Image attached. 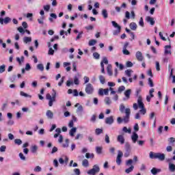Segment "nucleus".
Returning <instances> with one entry per match:
<instances>
[{
	"label": "nucleus",
	"instance_id": "a211bd4d",
	"mask_svg": "<svg viewBox=\"0 0 175 175\" xmlns=\"http://www.w3.org/2000/svg\"><path fill=\"white\" fill-rule=\"evenodd\" d=\"M129 27L132 31H136V29H137V25L135 22L130 23Z\"/></svg>",
	"mask_w": 175,
	"mask_h": 175
},
{
	"label": "nucleus",
	"instance_id": "c03bdc74",
	"mask_svg": "<svg viewBox=\"0 0 175 175\" xmlns=\"http://www.w3.org/2000/svg\"><path fill=\"white\" fill-rule=\"evenodd\" d=\"M62 146L64 148H68L69 147V139H66V144H64Z\"/></svg>",
	"mask_w": 175,
	"mask_h": 175
},
{
	"label": "nucleus",
	"instance_id": "412c9836",
	"mask_svg": "<svg viewBox=\"0 0 175 175\" xmlns=\"http://www.w3.org/2000/svg\"><path fill=\"white\" fill-rule=\"evenodd\" d=\"M131 92H132L131 89H129L125 91L124 95H125L126 98H127V99H129V98H131Z\"/></svg>",
	"mask_w": 175,
	"mask_h": 175
},
{
	"label": "nucleus",
	"instance_id": "8fccbe9b",
	"mask_svg": "<svg viewBox=\"0 0 175 175\" xmlns=\"http://www.w3.org/2000/svg\"><path fill=\"white\" fill-rule=\"evenodd\" d=\"M124 147L126 151H129V150H131V144H129V143H126Z\"/></svg>",
	"mask_w": 175,
	"mask_h": 175
},
{
	"label": "nucleus",
	"instance_id": "f704fd0d",
	"mask_svg": "<svg viewBox=\"0 0 175 175\" xmlns=\"http://www.w3.org/2000/svg\"><path fill=\"white\" fill-rule=\"evenodd\" d=\"M103 148H102V146H97L96 148V151L98 154H102V150Z\"/></svg>",
	"mask_w": 175,
	"mask_h": 175
},
{
	"label": "nucleus",
	"instance_id": "2eb2a0df",
	"mask_svg": "<svg viewBox=\"0 0 175 175\" xmlns=\"http://www.w3.org/2000/svg\"><path fill=\"white\" fill-rule=\"evenodd\" d=\"M137 139H139V135L136 133H133L131 135V140H133V143H136L137 142Z\"/></svg>",
	"mask_w": 175,
	"mask_h": 175
},
{
	"label": "nucleus",
	"instance_id": "a18cd8bd",
	"mask_svg": "<svg viewBox=\"0 0 175 175\" xmlns=\"http://www.w3.org/2000/svg\"><path fill=\"white\" fill-rule=\"evenodd\" d=\"M6 70L5 65L0 66V73H3Z\"/></svg>",
	"mask_w": 175,
	"mask_h": 175
},
{
	"label": "nucleus",
	"instance_id": "bb28decb",
	"mask_svg": "<svg viewBox=\"0 0 175 175\" xmlns=\"http://www.w3.org/2000/svg\"><path fill=\"white\" fill-rule=\"evenodd\" d=\"M20 95L21 96H25V98H32V96L24 92H21Z\"/></svg>",
	"mask_w": 175,
	"mask_h": 175
},
{
	"label": "nucleus",
	"instance_id": "4be33fe9",
	"mask_svg": "<svg viewBox=\"0 0 175 175\" xmlns=\"http://www.w3.org/2000/svg\"><path fill=\"white\" fill-rule=\"evenodd\" d=\"M82 165L84 166V167H88L90 166V163L87 159H83L82 161Z\"/></svg>",
	"mask_w": 175,
	"mask_h": 175
},
{
	"label": "nucleus",
	"instance_id": "e433bc0d",
	"mask_svg": "<svg viewBox=\"0 0 175 175\" xmlns=\"http://www.w3.org/2000/svg\"><path fill=\"white\" fill-rule=\"evenodd\" d=\"M14 143L15 144H18V146H21V144H23V141H21L20 139H16L14 140Z\"/></svg>",
	"mask_w": 175,
	"mask_h": 175
},
{
	"label": "nucleus",
	"instance_id": "5fc2aeb1",
	"mask_svg": "<svg viewBox=\"0 0 175 175\" xmlns=\"http://www.w3.org/2000/svg\"><path fill=\"white\" fill-rule=\"evenodd\" d=\"M148 84L150 87H154V82L152 81V79H151V78L148 79Z\"/></svg>",
	"mask_w": 175,
	"mask_h": 175
},
{
	"label": "nucleus",
	"instance_id": "7ed1b4c3",
	"mask_svg": "<svg viewBox=\"0 0 175 175\" xmlns=\"http://www.w3.org/2000/svg\"><path fill=\"white\" fill-rule=\"evenodd\" d=\"M46 98L49 102V106L51 107L53 106V103L55 102V98H57V92L55 90H53L52 96L50 94H46Z\"/></svg>",
	"mask_w": 175,
	"mask_h": 175
},
{
	"label": "nucleus",
	"instance_id": "3c124183",
	"mask_svg": "<svg viewBox=\"0 0 175 175\" xmlns=\"http://www.w3.org/2000/svg\"><path fill=\"white\" fill-rule=\"evenodd\" d=\"M48 54L49 55H54V49H53V48H49Z\"/></svg>",
	"mask_w": 175,
	"mask_h": 175
},
{
	"label": "nucleus",
	"instance_id": "c756f323",
	"mask_svg": "<svg viewBox=\"0 0 175 175\" xmlns=\"http://www.w3.org/2000/svg\"><path fill=\"white\" fill-rule=\"evenodd\" d=\"M122 131L125 133H131L132 132V130H131V129H128L126 126L123 127Z\"/></svg>",
	"mask_w": 175,
	"mask_h": 175
},
{
	"label": "nucleus",
	"instance_id": "f03ea898",
	"mask_svg": "<svg viewBox=\"0 0 175 175\" xmlns=\"http://www.w3.org/2000/svg\"><path fill=\"white\" fill-rule=\"evenodd\" d=\"M149 157L150 159H159V161H165V154L161 152H150Z\"/></svg>",
	"mask_w": 175,
	"mask_h": 175
},
{
	"label": "nucleus",
	"instance_id": "79ce46f5",
	"mask_svg": "<svg viewBox=\"0 0 175 175\" xmlns=\"http://www.w3.org/2000/svg\"><path fill=\"white\" fill-rule=\"evenodd\" d=\"M93 56L96 59H99V58L100 57V55H99V53L96 52L93 53Z\"/></svg>",
	"mask_w": 175,
	"mask_h": 175
},
{
	"label": "nucleus",
	"instance_id": "f8f14e48",
	"mask_svg": "<svg viewBox=\"0 0 175 175\" xmlns=\"http://www.w3.org/2000/svg\"><path fill=\"white\" fill-rule=\"evenodd\" d=\"M114 122V118L113 116H109L106 118L105 119V124H108V125H111Z\"/></svg>",
	"mask_w": 175,
	"mask_h": 175
},
{
	"label": "nucleus",
	"instance_id": "39448f33",
	"mask_svg": "<svg viewBox=\"0 0 175 175\" xmlns=\"http://www.w3.org/2000/svg\"><path fill=\"white\" fill-rule=\"evenodd\" d=\"M100 171V168H99V165L96 164L93 166V168L88 171V174L95 175L96 173H99Z\"/></svg>",
	"mask_w": 175,
	"mask_h": 175
},
{
	"label": "nucleus",
	"instance_id": "aec40b11",
	"mask_svg": "<svg viewBox=\"0 0 175 175\" xmlns=\"http://www.w3.org/2000/svg\"><path fill=\"white\" fill-rule=\"evenodd\" d=\"M102 16H103L104 18H107V17H109L107 10L104 9L102 10Z\"/></svg>",
	"mask_w": 175,
	"mask_h": 175
},
{
	"label": "nucleus",
	"instance_id": "9b49d317",
	"mask_svg": "<svg viewBox=\"0 0 175 175\" xmlns=\"http://www.w3.org/2000/svg\"><path fill=\"white\" fill-rule=\"evenodd\" d=\"M117 142L120 143V144H124L125 143V138L123 135H119L117 137Z\"/></svg>",
	"mask_w": 175,
	"mask_h": 175
},
{
	"label": "nucleus",
	"instance_id": "13d9d810",
	"mask_svg": "<svg viewBox=\"0 0 175 175\" xmlns=\"http://www.w3.org/2000/svg\"><path fill=\"white\" fill-rule=\"evenodd\" d=\"M105 142L109 144L110 143V137H109V135L106 134L105 135Z\"/></svg>",
	"mask_w": 175,
	"mask_h": 175
},
{
	"label": "nucleus",
	"instance_id": "423d86ee",
	"mask_svg": "<svg viewBox=\"0 0 175 175\" xmlns=\"http://www.w3.org/2000/svg\"><path fill=\"white\" fill-rule=\"evenodd\" d=\"M85 91L88 95L94 94V86L91 83H88L85 86Z\"/></svg>",
	"mask_w": 175,
	"mask_h": 175
},
{
	"label": "nucleus",
	"instance_id": "052dcab7",
	"mask_svg": "<svg viewBox=\"0 0 175 175\" xmlns=\"http://www.w3.org/2000/svg\"><path fill=\"white\" fill-rule=\"evenodd\" d=\"M1 152H5L6 151V146H1L0 147Z\"/></svg>",
	"mask_w": 175,
	"mask_h": 175
},
{
	"label": "nucleus",
	"instance_id": "c85d7f7f",
	"mask_svg": "<svg viewBox=\"0 0 175 175\" xmlns=\"http://www.w3.org/2000/svg\"><path fill=\"white\" fill-rule=\"evenodd\" d=\"M169 170L170 172H175V165L173 163H170Z\"/></svg>",
	"mask_w": 175,
	"mask_h": 175
},
{
	"label": "nucleus",
	"instance_id": "58836bf2",
	"mask_svg": "<svg viewBox=\"0 0 175 175\" xmlns=\"http://www.w3.org/2000/svg\"><path fill=\"white\" fill-rule=\"evenodd\" d=\"M74 84L76 85H79L80 84V81H79V78H77V77H75L74 78Z\"/></svg>",
	"mask_w": 175,
	"mask_h": 175
},
{
	"label": "nucleus",
	"instance_id": "680f3d73",
	"mask_svg": "<svg viewBox=\"0 0 175 175\" xmlns=\"http://www.w3.org/2000/svg\"><path fill=\"white\" fill-rule=\"evenodd\" d=\"M19 157L22 161H25V156H24V154H23V152L19 153Z\"/></svg>",
	"mask_w": 175,
	"mask_h": 175
},
{
	"label": "nucleus",
	"instance_id": "9d476101",
	"mask_svg": "<svg viewBox=\"0 0 175 175\" xmlns=\"http://www.w3.org/2000/svg\"><path fill=\"white\" fill-rule=\"evenodd\" d=\"M135 57L136 59H137V61H139L140 62H142V61H143V53H142L140 51H137L135 53Z\"/></svg>",
	"mask_w": 175,
	"mask_h": 175
},
{
	"label": "nucleus",
	"instance_id": "72a5a7b5",
	"mask_svg": "<svg viewBox=\"0 0 175 175\" xmlns=\"http://www.w3.org/2000/svg\"><path fill=\"white\" fill-rule=\"evenodd\" d=\"M23 40L25 43H28L29 42H32V38L31 37H25Z\"/></svg>",
	"mask_w": 175,
	"mask_h": 175
},
{
	"label": "nucleus",
	"instance_id": "cd10ccee",
	"mask_svg": "<svg viewBox=\"0 0 175 175\" xmlns=\"http://www.w3.org/2000/svg\"><path fill=\"white\" fill-rule=\"evenodd\" d=\"M159 172H160V170H158V169H157L156 167H153V168L151 170V173H152V174H153V175H157Z\"/></svg>",
	"mask_w": 175,
	"mask_h": 175
},
{
	"label": "nucleus",
	"instance_id": "1a4fd4ad",
	"mask_svg": "<svg viewBox=\"0 0 175 175\" xmlns=\"http://www.w3.org/2000/svg\"><path fill=\"white\" fill-rule=\"evenodd\" d=\"M138 107L139 109H144V103H143V98L139 96L137 99Z\"/></svg>",
	"mask_w": 175,
	"mask_h": 175
},
{
	"label": "nucleus",
	"instance_id": "6e6552de",
	"mask_svg": "<svg viewBox=\"0 0 175 175\" xmlns=\"http://www.w3.org/2000/svg\"><path fill=\"white\" fill-rule=\"evenodd\" d=\"M98 95L100 96H103L104 95H109V88H100L98 90Z\"/></svg>",
	"mask_w": 175,
	"mask_h": 175
},
{
	"label": "nucleus",
	"instance_id": "338daca9",
	"mask_svg": "<svg viewBox=\"0 0 175 175\" xmlns=\"http://www.w3.org/2000/svg\"><path fill=\"white\" fill-rule=\"evenodd\" d=\"M168 142H170V143H175V138L172 137H170L168 139Z\"/></svg>",
	"mask_w": 175,
	"mask_h": 175
},
{
	"label": "nucleus",
	"instance_id": "f257e3e1",
	"mask_svg": "<svg viewBox=\"0 0 175 175\" xmlns=\"http://www.w3.org/2000/svg\"><path fill=\"white\" fill-rule=\"evenodd\" d=\"M119 110L120 113H125L126 115L123 118H121V117H118L117 118L118 124H121L122 121L124 124H128V122H129V118H131V109H125V105H124V104H121L119 107Z\"/></svg>",
	"mask_w": 175,
	"mask_h": 175
},
{
	"label": "nucleus",
	"instance_id": "6e6d98bb",
	"mask_svg": "<svg viewBox=\"0 0 175 175\" xmlns=\"http://www.w3.org/2000/svg\"><path fill=\"white\" fill-rule=\"evenodd\" d=\"M82 35H83V31L79 32L76 38V40H79V39H81Z\"/></svg>",
	"mask_w": 175,
	"mask_h": 175
},
{
	"label": "nucleus",
	"instance_id": "5701e85b",
	"mask_svg": "<svg viewBox=\"0 0 175 175\" xmlns=\"http://www.w3.org/2000/svg\"><path fill=\"white\" fill-rule=\"evenodd\" d=\"M98 79L101 84H105V83H106V79H105V77L103 75H100L98 77Z\"/></svg>",
	"mask_w": 175,
	"mask_h": 175
},
{
	"label": "nucleus",
	"instance_id": "69168bd1",
	"mask_svg": "<svg viewBox=\"0 0 175 175\" xmlns=\"http://www.w3.org/2000/svg\"><path fill=\"white\" fill-rule=\"evenodd\" d=\"M83 79H84V81H85L84 82L85 84H87V83L90 82V77H84Z\"/></svg>",
	"mask_w": 175,
	"mask_h": 175
},
{
	"label": "nucleus",
	"instance_id": "0eeeda50",
	"mask_svg": "<svg viewBox=\"0 0 175 175\" xmlns=\"http://www.w3.org/2000/svg\"><path fill=\"white\" fill-rule=\"evenodd\" d=\"M124 156V153H122V151L118 150V156L116 157V163L117 165H121L122 160L121 159L122 157Z\"/></svg>",
	"mask_w": 175,
	"mask_h": 175
},
{
	"label": "nucleus",
	"instance_id": "4468645a",
	"mask_svg": "<svg viewBox=\"0 0 175 175\" xmlns=\"http://www.w3.org/2000/svg\"><path fill=\"white\" fill-rule=\"evenodd\" d=\"M165 52H164V54L165 55H167V54H170V55H172V51L170 49H172V46L171 45H166L165 46Z\"/></svg>",
	"mask_w": 175,
	"mask_h": 175
},
{
	"label": "nucleus",
	"instance_id": "473e14b6",
	"mask_svg": "<svg viewBox=\"0 0 175 175\" xmlns=\"http://www.w3.org/2000/svg\"><path fill=\"white\" fill-rule=\"evenodd\" d=\"M16 61L18 62L19 65H21V62H24V56L20 57H16Z\"/></svg>",
	"mask_w": 175,
	"mask_h": 175
},
{
	"label": "nucleus",
	"instance_id": "a878e982",
	"mask_svg": "<svg viewBox=\"0 0 175 175\" xmlns=\"http://www.w3.org/2000/svg\"><path fill=\"white\" fill-rule=\"evenodd\" d=\"M133 169H135V167L133 165H131L130 167L125 170V172L127 173V174H129L131 172L133 171Z\"/></svg>",
	"mask_w": 175,
	"mask_h": 175
},
{
	"label": "nucleus",
	"instance_id": "0e129e2a",
	"mask_svg": "<svg viewBox=\"0 0 175 175\" xmlns=\"http://www.w3.org/2000/svg\"><path fill=\"white\" fill-rule=\"evenodd\" d=\"M132 163H133V160H132V159H129V160L126 162V166H129V165H132Z\"/></svg>",
	"mask_w": 175,
	"mask_h": 175
},
{
	"label": "nucleus",
	"instance_id": "4c0bfd02",
	"mask_svg": "<svg viewBox=\"0 0 175 175\" xmlns=\"http://www.w3.org/2000/svg\"><path fill=\"white\" fill-rule=\"evenodd\" d=\"M10 21H12V18H9L8 16H7L4 18L5 24H9V23H10Z\"/></svg>",
	"mask_w": 175,
	"mask_h": 175
},
{
	"label": "nucleus",
	"instance_id": "603ef678",
	"mask_svg": "<svg viewBox=\"0 0 175 175\" xmlns=\"http://www.w3.org/2000/svg\"><path fill=\"white\" fill-rule=\"evenodd\" d=\"M18 32H20L21 33H25V31L24 30V29L23 28V27H18Z\"/></svg>",
	"mask_w": 175,
	"mask_h": 175
},
{
	"label": "nucleus",
	"instance_id": "b1692460",
	"mask_svg": "<svg viewBox=\"0 0 175 175\" xmlns=\"http://www.w3.org/2000/svg\"><path fill=\"white\" fill-rule=\"evenodd\" d=\"M132 73H133V70H125V75L127 77H131L132 76Z\"/></svg>",
	"mask_w": 175,
	"mask_h": 175
},
{
	"label": "nucleus",
	"instance_id": "09e8293b",
	"mask_svg": "<svg viewBox=\"0 0 175 175\" xmlns=\"http://www.w3.org/2000/svg\"><path fill=\"white\" fill-rule=\"evenodd\" d=\"M74 173H75L76 175L81 174V172H80V169H79V168H75L74 170Z\"/></svg>",
	"mask_w": 175,
	"mask_h": 175
},
{
	"label": "nucleus",
	"instance_id": "20e7f679",
	"mask_svg": "<svg viewBox=\"0 0 175 175\" xmlns=\"http://www.w3.org/2000/svg\"><path fill=\"white\" fill-rule=\"evenodd\" d=\"M111 24L113 27H114V28H117L116 30H114L113 31V35H114V36H117V35H118L120 32H121V26H120L119 24L114 21H111Z\"/></svg>",
	"mask_w": 175,
	"mask_h": 175
},
{
	"label": "nucleus",
	"instance_id": "7c9ffc66",
	"mask_svg": "<svg viewBox=\"0 0 175 175\" xmlns=\"http://www.w3.org/2000/svg\"><path fill=\"white\" fill-rule=\"evenodd\" d=\"M37 69L41 72H43V70H44V66H43L42 64H39L37 65Z\"/></svg>",
	"mask_w": 175,
	"mask_h": 175
},
{
	"label": "nucleus",
	"instance_id": "de8ad7c7",
	"mask_svg": "<svg viewBox=\"0 0 175 175\" xmlns=\"http://www.w3.org/2000/svg\"><path fill=\"white\" fill-rule=\"evenodd\" d=\"M118 92H122V91H125V86L121 85L118 89Z\"/></svg>",
	"mask_w": 175,
	"mask_h": 175
},
{
	"label": "nucleus",
	"instance_id": "f3484780",
	"mask_svg": "<svg viewBox=\"0 0 175 175\" xmlns=\"http://www.w3.org/2000/svg\"><path fill=\"white\" fill-rule=\"evenodd\" d=\"M38 146L33 145L30 148V151L32 152V154H36V152H38Z\"/></svg>",
	"mask_w": 175,
	"mask_h": 175
},
{
	"label": "nucleus",
	"instance_id": "393cba45",
	"mask_svg": "<svg viewBox=\"0 0 175 175\" xmlns=\"http://www.w3.org/2000/svg\"><path fill=\"white\" fill-rule=\"evenodd\" d=\"M95 155L94 154V153H86L85 154V158H87V159H90V158H92V159H94Z\"/></svg>",
	"mask_w": 175,
	"mask_h": 175
},
{
	"label": "nucleus",
	"instance_id": "2f4dec72",
	"mask_svg": "<svg viewBox=\"0 0 175 175\" xmlns=\"http://www.w3.org/2000/svg\"><path fill=\"white\" fill-rule=\"evenodd\" d=\"M76 131H77V129L76 127H73L70 131V136H75V133H76Z\"/></svg>",
	"mask_w": 175,
	"mask_h": 175
},
{
	"label": "nucleus",
	"instance_id": "a19ab883",
	"mask_svg": "<svg viewBox=\"0 0 175 175\" xmlns=\"http://www.w3.org/2000/svg\"><path fill=\"white\" fill-rule=\"evenodd\" d=\"M94 44H96V40H90L89 41V46H94Z\"/></svg>",
	"mask_w": 175,
	"mask_h": 175
},
{
	"label": "nucleus",
	"instance_id": "dca6fc26",
	"mask_svg": "<svg viewBox=\"0 0 175 175\" xmlns=\"http://www.w3.org/2000/svg\"><path fill=\"white\" fill-rule=\"evenodd\" d=\"M146 21L148 23H150V25H155V21H154V18L150 16L146 17Z\"/></svg>",
	"mask_w": 175,
	"mask_h": 175
},
{
	"label": "nucleus",
	"instance_id": "ea45409f",
	"mask_svg": "<svg viewBox=\"0 0 175 175\" xmlns=\"http://www.w3.org/2000/svg\"><path fill=\"white\" fill-rule=\"evenodd\" d=\"M126 66L127 68H132V66H133V63H132V62H131V61H128L126 63Z\"/></svg>",
	"mask_w": 175,
	"mask_h": 175
},
{
	"label": "nucleus",
	"instance_id": "4d7b16f0",
	"mask_svg": "<svg viewBox=\"0 0 175 175\" xmlns=\"http://www.w3.org/2000/svg\"><path fill=\"white\" fill-rule=\"evenodd\" d=\"M139 24L141 27H144V21H143V17L140 18Z\"/></svg>",
	"mask_w": 175,
	"mask_h": 175
},
{
	"label": "nucleus",
	"instance_id": "6ab92c4d",
	"mask_svg": "<svg viewBox=\"0 0 175 175\" xmlns=\"http://www.w3.org/2000/svg\"><path fill=\"white\" fill-rule=\"evenodd\" d=\"M107 72L109 76H113V70H111V65L109 64L107 68Z\"/></svg>",
	"mask_w": 175,
	"mask_h": 175
},
{
	"label": "nucleus",
	"instance_id": "49530a36",
	"mask_svg": "<svg viewBox=\"0 0 175 175\" xmlns=\"http://www.w3.org/2000/svg\"><path fill=\"white\" fill-rule=\"evenodd\" d=\"M105 102L106 105H110L111 103V100H110V98L106 97L105 99Z\"/></svg>",
	"mask_w": 175,
	"mask_h": 175
},
{
	"label": "nucleus",
	"instance_id": "e2e57ef3",
	"mask_svg": "<svg viewBox=\"0 0 175 175\" xmlns=\"http://www.w3.org/2000/svg\"><path fill=\"white\" fill-rule=\"evenodd\" d=\"M139 113H141V114H146L147 113V110L144 107L141 108V110H139Z\"/></svg>",
	"mask_w": 175,
	"mask_h": 175
},
{
	"label": "nucleus",
	"instance_id": "ddd939ff",
	"mask_svg": "<svg viewBox=\"0 0 175 175\" xmlns=\"http://www.w3.org/2000/svg\"><path fill=\"white\" fill-rule=\"evenodd\" d=\"M46 116L49 120H53L54 117V113H53V111H51V110H47Z\"/></svg>",
	"mask_w": 175,
	"mask_h": 175
},
{
	"label": "nucleus",
	"instance_id": "864d4df0",
	"mask_svg": "<svg viewBox=\"0 0 175 175\" xmlns=\"http://www.w3.org/2000/svg\"><path fill=\"white\" fill-rule=\"evenodd\" d=\"M156 70H157V72H159V70H161V67L159 66V62H156Z\"/></svg>",
	"mask_w": 175,
	"mask_h": 175
},
{
	"label": "nucleus",
	"instance_id": "774afa93",
	"mask_svg": "<svg viewBox=\"0 0 175 175\" xmlns=\"http://www.w3.org/2000/svg\"><path fill=\"white\" fill-rule=\"evenodd\" d=\"M44 10L46 12H49V10H50V5H44Z\"/></svg>",
	"mask_w": 175,
	"mask_h": 175
},
{
	"label": "nucleus",
	"instance_id": "c9c22d12",
	"mask_svg": "<svg viewBox=\"0 0 175 175\" xmlns=\"http://www.w3.org/2000/svg\"><path fill=\"white\" fill-rule=\"evenodd\" d=\"M96 135H100V133H103V129H96L95 131Z\"/></svg>",
	"mask_w": 175,
	"mask_h": 175
},
{
	"label": "nucleus",
	"instance_id": "bf43d9fd",
	"mask_svg": "<svg viewBox=\"0 0 175 175\" xmlns=\"http://www.w3.org/2000/svg\"><path fill=\"white\" fill-rule=\"evenodd\" d=\"M154 88L150 89V90L149 91L150 98H154Z\"/></svg>",
	"mask_w": 175,
	"mask_h": 175
},
{
	"label": "nucleus",
	"instance_id": "37998d69",
	"mask_svg": "<svg viewBox=\"0 0 175 175\" xmlns=\"http://www.w3.org/2000/svg\"><path fill=\"white\" fill-rule=\"evenodd\" d=\"M34 172H36L38 173H39V172H42V167H40V166L37 165L35 168H34Z\"/></svg>",
	"mask_w": 175,
	"mask_h": 175
}]
</instances>
